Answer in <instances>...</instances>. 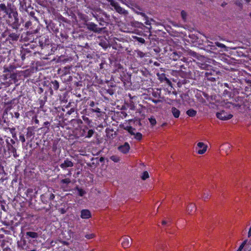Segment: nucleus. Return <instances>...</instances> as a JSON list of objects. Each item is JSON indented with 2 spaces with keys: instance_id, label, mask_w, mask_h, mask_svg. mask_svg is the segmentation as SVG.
Instances as JSON below:
<instances>
[{
  "instance_id": "nucleus-6",
  "label": "nucleus",
  "mask_w": 251,
  "mask_h": 251,
  "mask_svg": "<svg viewBox=\"0 0 251 251\" xmlns=\"http://www.w3.org/2000/svg\"><path fill=\"white\" fill-rule=\"evenodd\" d=\"M216 116L218 119L225 121L231 119L233 117V115L230 114H228L225 111H222L217 113Z\"/></svg>"
},
{
  "instance_id": "nucleus-59",
  "label": "nucleus",
  "mask_w": 251,
  "mask_h": 251,
  "mask_svg": "<svg viewBox=\"0 0 251 251\" xmlns=\"http://www.w3.org/2000/svg\"><path fill=\"white\" fill-rule=\"evenodd\" d=\"M92 111L93 112H97V113H100V109L99 108H97V109H92Z\"/></svg>"
},
{
  "instance_id": "nucleus-13",
  "label": "nucleus",
  "mask_w": 251,
  "mask_h": 251,
  "mask_svg": "<svg viewBox=\"0 0 251 251\" xmlns=\"http://www.w3.org/2000/svg\"><path fill=\"white\" fill-rule=\"evenodd\" d=\"M35 39L36 38H35V35L30 31H27L25 37H24L25 41L30 42H33Z\"/></svg>"
},
{
  "instance_id": "nucleus-33",
  "label": "nucleus",
  "mask_w": 251,
  "mask_h": 251,
  "mask_svg": "<svg viewBox=\"0 0 251 251\" xmlns=\"http://www.w3.org/2000/svg\"><path fill=\"white\" fill-rule=\"evenodd\" d=\"M26 245V241L24 240L23 241H21L20 242L18 243V246L19 248H21L22 249H24Z\"/></svg>"
},
{
  "instance_id": "nucleus-26",
  "label": "nucleus",
  "mask_w": 251,
  "mask_h": 251,
  "mask_svg": "<svg viewBox=\"0 0 251 251\" xmlns=\"http://www.w3.org/2000/svg\"><path fill=\"white\" fill-rule=\"evenodd\" d=\"M131 135H133L135 134V131L136 129L130 126H127L124 128Z\"/></svg>"
},
{
  "instance_id": "nucleus-17",
  "label": "nucleus",
  "mask_w": 251,
  "mask_h": 251,
  "mask_svg": "<svg viewBox=\"0 0 251 251\" xmlns=\"http://www.w3.org/2000/svg\"><path fill=\"white\" fill-rule=\"evenodd\" d=\"M59 82L57 80L52 81L50 84V93H52L53 91L51 89L53 88L54 90H57L59 88Z\"/></svg>"
},
{
  "instance_id": "nucleus-22",
  "label": "nucleus",
  "mask_w": 251,
  "mask_h": 251,
  "mask_svg": "<svg viewBox=\"0 0 251 251\" xmlns=\"http://www.w3.org/2000/svg\"><path fill=\"white\" fill-rule=\"evenodd\" d=\"M26 236L31 238H37L38 237V234L35 232L27 231L26 232Z\"/></svg>"
},
{
  "instance_id": "nucleus-5",
  "label": "nucleus",
  "mask_w": 251,
  "mask_h": 251,
  "mask_svg": "<svg viewBox=\"0 0 251 251\" xmlns=\"http://www.w3.org/2000/svg\"><path fill=\"white\" fill-rule=\"evenodd\" d=\"M109 1L110 2V5L114 8V9L116 10L117 12H118L120 14H124L126 15L127 14L126 11L121 7L118 4L115 2L113 0H109Z\"/></svg>"
},
{
  "instance_id": "nucleus-25",
  "label": "nucleus",
  "mask_w": 251,
  "mask_h": 251,
  "mask_svg": "<svg viewBox=\"0 0 251 251\" xmlns=\"http://www.w3.org/2000/svg\"><path fill=\"white\" fill-rule=\"evenodd\" d=\"M180 57V54L176 51L173 52L171 55V58L175 61L178 60Z\"/></svg>"
},
{
  "instance_id": "nucleus-62",
  "label": "nucleus",
  "mask_w": 251,
  "mask_h": 251,
  "mask_svg": "<svg viewBox=\"0 0 251 251\" xmlns=\"http://www.w3.org/2000/svg\"><path fill=\"white\" fill-rule=\"evenodd\" d=\"M225 146L226 149H229L230 148V145L227 144L224 145Z\"/></svg>"
},
{
  "instance_id": "nucleus-61",
  "label": "nucleus",
  "mask_w": 251,
  "mask_h": 251,
  "mask_svg": "<svg viewBox=\"0 0 251 251\" xmlns=\"http://www.w3.org/2000/svg\"><path fill=\"white\" fill-rule=\"evenodd\" d=\"M89 105L91 107H94L95 106V102L94 101H90Z\"/></svg>"
},
{
  "instance_id": "nucleus-14",
  "label": "nucleus",
  "mask_w": 251,
  "mask_h": 251,
  "mask_svg": "<svg viewBox=\"0 0 251 251\" xmlns=\"http://www.w3.org/2000/svg\"><path fill=\"white\" fill-rule=\"evenodd\" d=\"M21 56L22 60L23 61L26 57L30 56V51L28 50V49H23L21 51Z\"/></svg>"
},
{
  "instance_id": "nucleus-10",
  "label": "nucleus",
  "mask_w": 251,
  "mask_h": 251,
  "mask_svg": "<svg viewBox=\"0 0 251 251\" xmlns=\"http://www.w3.org/2000/svg\"><path fill=\"white\" fill-rule=\"evenodd\" d=\"M74 166V163L70 160L68 158H66L63 163L60 165V167L63 170L68 167H72Z\"/></svg>"
},
{
  "instance_id": "nucleus-29",
  "label": "nucleus",
  "mask_w": 251,
  "mask_h": 251,
  "mask_svg": "<svg viewBox=\"0 0 251 251\" xmlns=\"http://www.w3.org/2000/svg\"><path fill=\"white\" fill-rule=\"evenodd\" d=\"M75 190H77V191L78 192V195L80 197L83 196L86 193V192L84 190H83L82 189L78 187V186H76L75 188Z\"/></svg>"
},
{
  "instance_id": "nucleus-35",
  "label": "nucleus",
  "mask_w": 251,
  "mask_h": 251,
  "mask_svg": "<svg viewBox=\"0 0 251 251\" xmlns=\"http://www.w3.org/2000/svg\"><path fill=\"white\" fill-rule=\"evenodd\" d=\"M98 21H99V24L101 26H105L107 25V23L104 20H103L100 17H99V20L98 19V17H96Z\"/></svg>"
},
{
  "instance_id": "nucleus-50",
  "label": "nucleus",
  "mask_w": 251,
  "mask_h": 251,
  "mask_svg": "<svg viewBox=\"0 0 251 251\" xmlns=\"http://www.w3.org/2000/svg\"><path fill=\"white\" fill-rule=\"evenodd\" d=\"M164 248V246L163 245L156 246L155 248L156 251H161V250H163Z\"/></svg>"
},
{
  "instance_id": "nucleus-43",
  "label": "nucleus",
  "mask_w": 251,
  "mask_h": 251,
  "mask_svg": "<svg viewBox=\"0 0 251 251\" xmlns=\"http://www.w3.org/2000/svg\"><path fill=\"white\" fill-rule=\"evenodd\" d=\"M82 119L87 124H88V125H89L91 123V120H90L89 118L85 116H83L82 117Z\"/></svg>"
},
{
  "instance_id": "nucleus-49",
  "label": "nucleus",
  "mask_w": 251,
  "mask_h": 251,
  "mask_svg": "<svg viewBox=\"0 0 251 251\" xmlns=\"http://www.w3.org/2000/svg\"><path fill=\"white\" fill-rule=\"evenodd\" d=\"M170 224H171V221H165V220H163L162 221V224L163 225H167V226H169L170 225Z\"/></svg>"
},
{
  "instance_id": "nucleus-54",
  "label": "nucleus",
  "mask_w": 251,
  "mask_h": 251,
  "mask_svg": "<svg viewBox=\"0 0 251 251\" xmlns=\"http://www.w3.org/2000/svg\"><path fill=\"white\" fill-rule=\"evenodd\" d=\"M31 25V22L30 21H27L25 24V27L28 28Z\"/></svg>"
},
{
  "instance_id": "nucleus-63",
  "label": "nucleus",
  "mask_w": 251,
  "mask_h": 251,
  "mask_svg": "<svg viewBox=\"0 0 251 251\" xmlns=\"http://www.w3.org/2000/svg\"><path fill=\"white\" fill-rule=\"evenodd\" d=\"M104 159H105L104 157H100V159H99V161H100V162H103V161H104Z\"/></svg>"
},
{
  "instance_id": "nucleus-15",
  "label": "nucleus",
  "mask_w": 251,
  "mask_h": 251,
  "mask_svg": "<svg viewBox=\"0 0 251 251\" xmlns=\"http://www.w3.org/2000/svg\"><path fill=\"white\" fill-rule=\"evenodd\" d=\"M80 217L82 219H89L91 217V212L88 209H83L81 211Z\"/></svg>"
},
{
  "instance_id": "nucleus-4",
  "label": "nucleus",
  "mask_w": 251,
  "mask_h": 251,
  "mask_svg": "<svg viewBox=\"0 0 251 251\" xmlns=\"http://www.w3.org/2000/svg\"><path fill=\"white\" fill-rule=\"evenodd\" d=\"M1 77L4 81L9 78H11L15 83L17 81V74L15 73H3Z\"/></svg>"
},
{
  "instance_id": "nucleus-9",
  "label": "nucleus",
  "mask_w": 251,
  "mask_h": 251,
  "mask_svg": "<svg viewBox=\"0 0 251 251\" xmlns=\"http://www.w3.org/2000/svg\"><path fill=\"white\" fill-rule=\"evenodd\" d=\"M122 245L124 248H127L130 246L132 239L129 236H124L122 239Z\"/></svg>"
},
{
  "instance_id": "nucleus-3",
  "label": "nucleus",
  "mask_w": 251,
  "mask_h": 251,
  "mask_svg": "<svg viewBox=\"0 0 251 251\" xmlns=\"http://www.w3.org/2000/svg\"><path fill=\"white\" fill-rule=\"evenodd\" d=\"M205 43L207 44L204 46L203 50L211 54H213L211 56V57H215V55L219 52L215 44L209 40H207Z\"/></svg>"
},
{
  "instance_id": "nucleus-23",
  "label": "nucleus",
  "mask_w": 251,
  "mask_h": 251,
  "mask_svg": "<svg viewBox=\"0 0 251 251\" xmlns=\"http://www.w3.org/2000/svg\"><path fill=\"white\" fill-rule=\"evenodd\" d=\"M59 36L61 38V40L62 43L66 42L68 38V36L65 32H61Z\"/></svg>"
},
{
  "instance_id": "nucleus-52",
  "label": "nucleus",
  "mask_w": 251,
  "mask_h": 251,
  "mask_svg": "<svg viewBox=\"0 0 251 251\" xmlns=\"http://www.w3.org/2000/svg\"><path fill=\"white\" fill-rule=\"evenodd\" d=\"M58 211L62 214H64L67 212V210L64 208H59Z\"/></svg>"
},
{
  "instance_id": "nucleus-18",
  "label": "nucleus",
  "mask_w": 251,
  "mask_h": 251,
  "mask_svg": "<svg viewBox=\"0 0 251 251\" xmlns=\"http://www.w3.org/2000/svg\"><path fill=\"white\" fill-rule=\"evenodd\" d=\"M188 53L189 55L192 56L194 57H195L198 59H200L201 58H203V57L199 54L197 53L196 52L190 50L188 51Z\"/></svg>"
},
{
  "instance_id": "nucleus-16",
  "label": "nucleus",
  "mask_w": 251,
  "mask_h": 251,
  "mask_svg": "<svg viewBox=\"0 0 251 251\" xmlns=\"http://www.w3.org/2000/svg\"><path fill=\"white\" fill-rule=\"evenodd\" d=\"M16 69V67L13 65L9 66H4L3 67V73H14V71Z\"/></svg>"
},
{
  "instance_id": "nucleus-60",
  "label": "nucleus",
  "mask_w": 251,
  "mask_h": 251,
  "mask_svg": "<svg viewBox=\"0 0 251 251\" xmlns=\"http://www.w3.org/2000/svg\"><path fill=\"white\" fill-rule=\"evenodd\" d=\"M3 251H12L11 249L9 247H6L3 249Z\"/></svg>"
},
{
  "instance_id": "nucleus-27",
  "label": "nucleus",
  "mask_w": 251,
  "mask_h": 251,
  "mask_svg": "<svg viewBox=\"0 0 251 251\" xmlns=\"http://www.w3.org/2000/svg\"><path fill=\"white\" fill-rule=\"evenodd\" d=\"M88 130V126H84L83 128H81L80 130V136L81 137H85L86 132Z\"/></svg>"
},
{
  "instance_id": "nucleus-42",
  "label": "nucleus",
  "mask_w": 251,
  "mask_h": 251,
  "mask_svg": "<svg viewBox=\"0 0 251 251\" xmlns=\"http://www.w3.org/2000/svg\"><path fill=\"white\" fill-rule=\"evenodd\" d=\"M149 120L150 124L152 126H154L156 124V120L154 117H151L149 119Z\"/></svg>"
},
{
  "instance_id": "nucleus-55",
  "label": "nucleus",
  "mask_w": 251,
  "mask_h": 251,
  "mask_svg": "<svg viewBox=\"0 0 251 251\" xmlns=\"http://www.w3.org/2000/svg\"><path fill=\"white\" fill-rule=\"evenodd\" d=\"M55 198V196L53 194L50 193L49 196V200L50 201L53 200Z\"/></svg>"
},
{
  "instance_id": "nucleus-11",
  "label": "nucleus",
  "mask_w": 251,
  "mask_h": 251,
  "mask_svg": "<svg viewBox=\"0 0 251 251\" xmlns=\"http://www.w3.org/2000/svg\"><path fill=\"white\" fill-rule=\"evenodd\" d=\"M130 146L127 142H125L124 145L118 147V150L123 153H126L129 151Z\"/></svg>"
},
{
  "instance_id": "nucleus-51",
  "label": "nucleus",
  "mask_w": 251,
  "mask_h": 251,
  "mask_svg": "<svg viewBox=\"0 0 251 251\" xmlns=\"http://www.w3.org/2000/svg\"><path fill=\"white\" fill-rule=\"evenodd\" d=\"M19 139L22 143H24L25 141V139L24 134H20L19 136Z\"/></svg>"
},
{
  "instance_id": "nucleus-19",
  "label": "nucleus",
  "mask_w": 251,
  "mask_h": 251,
  "mask_svg": "<svg viewBox=\"0 0 251 251\" xmlns=\"http://www.w3.org/2000/svg\"><path fill=\"white\" fill-rule=\"evenodd\" d=\"M172 113L174 117L176 118L179 117L180 115V111L175 107H172L171 108Z\"/></svg>"
},
{
  "instance_id": "nucleus-36",
  "label": "nucleus",
  "mask_w": 251,
  "mask_h": 251,
  "mask_svg": "<svg viewBox=\"0 0 251 251\" xmlns=\"http://www.w3.org/2000/svg\"><path fill=\"white\" fill-rule=\"evenodd\" d=\"M9 131L12 135V137L15 138H16V132L15 131V128H9Z\"/></svg>"
},
{
  "instance_id": "nucleus-28",
  "label": "nucleus",
  "mask_w": 251,
  "mask_h": 251,
  "mask_svg": "<svg viewBox=\"0 0 251 251\" xmlns=\"http://www.w3.org/2000/svg\"><path fill=\"white\" fill-rule=\"evenodd\" d=\"M206 77H207V79L208 80L211 81H215L216 80V78L213 76V75L209 73H206L205 74Z\"/></svg>"
},
{
  "instance_id": "nucleus-46",
  "label": "nucleus",
  "mask_w": 251,
  "mask_h": 251,
  "mask_svg": "<svg viewBox=\"0 0 251 251\" xmlns=\"http://www.w3.org/2000/svg\"><path fill=\"white\" fill-rule=\"evenodd\" d=\"M95 237V234L93 233L87 234L85 235V237L87 239H92Z\"/></svg>"
},
{
  "instance_id": "nucleus-34",
  "label": "nucleus",
  "mask_w": 251,
  "mask_h": 251,
  "mask_svg": "<svg viewBox=\"0 0 251 251\" xmlns=\"http://www.w3.org/2000/svg\"><path fill=\"white\" fill-rule=\"evenodd\" d=\"M159 79L161 81H166L167 82H170L169 79L166 77V75L164 74H161V75L159 77Z\"/></svg>"
},
{
  "instance_id": "nucleus-32",
  "label": "nucleus",
  "mask_w": 251,
  "mask_h": 251,
  "mask_svg": "<svg viewBox=\"0 0 251 251\" xmlns=\"http://www.w3.org/2000/svg\"><path fill=\"white\" fill-rule=\"evenodd\" d=\"M135 52L137 54V57L143 58L145 56V53L140 50H135Z\"/></svg>"
},
{
  "instance_id": "nucleus-20",
  "label": "nucleus",
  "mask_w": 251,
  "mask_h": 251,
  "mask_svg": "<svg viewBox=\"0 0 251 251\" xmlns=\"http://www.w3.org/2000/svg\"><path fill=\"white\" fill-rule=\"evenodd\" d=\"M196 210V207L194 204L191 203L190 204L187 208V213L188 214H191L192 213L195 212Z\"/></svg>"
},
{
  "instance_id": "nucleus-44",
  "label": "nucleus",
  "mask_w": 251,
  "mask_h": 251,
  "mask_svg": "<svg viewBox=\"0 0 251 251\" xmlns=\"http://www.w3.org/2000/svg\"><path fill=\"white\" fill-rule=\"evenodd\" d=\"M72 122L74 123L77 124L78 126L81 125L82 124V121L80 119H73Z\"/></svg>"
},
{
  "instance_id": "nucleus-30",
  "label": "nucleus",
  "mask_w": 251,
  "mask_h": 251,
  "mask_svg": "<svg viewBox=\"0 0 251 251\" xmlns=\"http://www.w3.org/2000/svg\"><path fill=\"white\" fill-rule=\"evenodd\" d=\"M95 131L94 129H89L88 131L86 132V135L85 136V138H91L93 134H94Z\"/></svg>"
},
{
  "instance_id": "nucleus-2",
  "label": "nucleus",
  "mask_w": 251,
  "mask_h": 251,
  "mask_svg": "<svg viewBox=\"0 0 251 251\" xmlns=\"http://www.w3.org/2000/svg\"><path fill=\"white\" fill-rule=\"evenodd\" d=\"M6 22L13 28L17 29L23 23V20L22 17H8Z\"/></svg>"
},
{
  "instance_id": "nucleus-47",
  "label": "nucleus",
  "mask_w": 251,
  "mask_h": 251,
  "mask_svg": "<svg viewBox=\"0 0 251 251\" xmlns=\"http://www.w3.org/2000/svg\"><path fill=\"white\" fill-rule=\"evenodd\" d=\"M136 39V40L140 43H142V44H144L145 43V40L144 38H142V37H136L135 38Z\"/></svg>"
},
{
  "instance_id": "nucleus-12",
  "label": "nucleus",
  "mask_w": 251,
  "mask_h": 251,
  "mask_svg": "<svg viewBox=\"0 0 251 251\" xmlns=\"http://www.w3.org/2000/svg\"><path fill=\"white\" fill-rule=\"evenodd\" d=\"M88 29L95 32L100 33L101 31L102 27H98L97 25L94 23H90L87 25Z\"/></svg>"
},
{
  "instance_id": "nucleus-8",
  "label": "nucleus",
  "mask_w": 251,
  "mask_h": 251,
  "mask_svg": "<svg viewBox=\"0 0 251 251\" xmlns=\"http://www.w3.org/2000/svg\"><path fill=\"white\" fill-rule=\"evenodd\" d=\"M19 36V34L16 33H11L8 35V36L6 39V41H9L11 44H13L18 40Z\"/></svg>"
},
{
  "instance_id": "nucleus-41",
  "label": "nucleus",
  "mask_w": 251,
  "mask_h": 251,
  "mask_svg": "<svg viewBox=\"0 0 251 251\" xmlns=\"http://www.w3.org/2000/svg\"><path fill=\"white\" fill-rule=\"evenodd\" d=\"M210 196V195L208 192H204L203 194V195L202 196V199L204 201H206L209 198Z\"/></svg>"
},
{
  "instance_id": "nucleus-53",
  "label": "nucleus",
  "mask_w": 251,
  "mask_h": 251,
  "mask_svg": "<svg viewBox=\"0 0 251 251\" xmlns=\"http://www.w3.org/2000/svg\"><path fill=\"white\" fill-rule=\"evenodd\" d=\"M99 164V163L98 161H97L96 163H95L94 162H93L91 164V163H87V165L88 166H92L93 165H96L98 166Z\"/></svg>"
},
{
  "instance_id": "nucleus-24",
  "label": "nucleus",
  "mask_w": 251,
  "mask_h": 251,
  "mask_svg": "<svg viewBox=\"0 0 251 251\" xmlns=\"http://www.w3.org/2000/svg\"><path fill=\"white\" fill-rule=\"evenodd\" d=\"M186 114L189 117H193L197 114V111L193 109H190L186 111Z\"/></svg>"
},
{
  "instance_id": "nucleus-48",
  "label": "nucleus",
  "mask_w": 251,
  "mask_h": 251,
  "mask_svg": "<svg viewBox=\"0 0 251 251\" xmlns=\"http://www.w3.org/2000/svg\"><path fill=\"white\" fill-rule=\"evenodd\" d=\"M46 18H47V17H46ZM43 19H44V21L45 22L47 26L48 27L50 25V24L51 23V21L50 20L48 21L46 18V17H43Z\"/></svg>"
},
{
  "instance_id": "nucleus-39",
  "label": "nucleus",
  "mask_w": 251,
  "mask_h": 251,
  "mask_svg": "<svg viewBox=\"0 0 251 251\" xmlns=\"http://www.w3.org/2000/svg\"><path fill=\"white\" fill-rule=\"evenodd\" d=\"M145 24L146 25H157V23L153 20L152 19H151L150 21L149 20H147L146 22H145Z\"/></svg>"
},
{
  "instance_id": "nucleus-64",
  "label": "nucleus",
  "mask_w": 251,
  "mask_h": 251,
  "mask_svg": "<svg viewBox=\"0 0 251 251\" xmlns=\"http://www.w3.org/2000/svg\"><path fill=\"white\" fill-rule=\"evenodd\" d=\"M243 248L244 247L243 245H240L237 251H241Z\"/></svg>"
},
{
  "instance_id": "nucleus-1",
  "label": "nucleus",
  "mask_w": 251,
  "mask_h": 251,
  "mask_svg": "<svg viewBox=\"0 0 251 251\" xmlns=\"http://www.w3.org/2000/svg\"><path fill=\"white\" fill-rule=\"evenodd\" d=\"M0 11L8 16H16L17 14L15 7L11 3L8 4L7 6L4 3L0 4Z\"/></svg>"
},
{
  "instance_id": "nucleus-38",
  "label": "nucleus",
  "mask_w": 251,
  "mask_h": 251,
  "mask_svg": "<svg viewBox=\"0 0 251 251\" xmlns=\"http://www.w3.org/2000/svg\"><path fill=\"white\" fill-rule=\"evenodd\" d=\"M110 159L114 162H118L120 161V158L117 155H112L110 157Z\"/></svg>"
},
{
  "instance_id": "nucleus-37",
  "label": "nucleus",
  "mask_w": 251,
  "mask_h": 251,
  "mask_svg": "<svg viewBox=\"0 0 251 251\" xmlns=\"http://www.w3.org/2000/svg\"><path fill=\"white\" fill-rule=\"evenodd\" d=\"M133 135L134 136V138L137 140H140L142 138V134L140 132L135 133V134Z\"/></svg>"
},
{
  "instance_id": "nucleus-40",
  "label": "nucleus",
  "mask_w": 251,
  "mask_h": 251,
  "mask_svg": "<svg viewBox=\"0 0 251 251\" xmlns=\"http://www.w3.org/2000/svg\"><path fill=\"white\" fill-rule=\"evenodd\" d=\"M149 177V173L147 171H145L143 173L141 178L143 180H146Z\"/></svg>"
},
{
  "instance_id": "nucleus-58",
  "label": "nucleus",
  "mask_w": 251,
  "mask_h": 251,
  "mask_svg": "<svg viewBox=\"0 0 251 251\" xmlns=\"http://www.w3.org/2000/svg\"><path fill=\"white\" fill-rule=\"evenodd\" d=\"M199 101L201 102V103H206V100L202 98H201L199 99Z\"/></svg>"
},
{
  "instance_id": "nucleus-56",
  "label": "nucleus",
  "mask_w": 251,
  "mask_h": 251,
  "mask_svg": "<svg viewBox=\"0 0 251 251\" xmlns=\"http://www.w3.org/2000/svg\"><path fill=\"white\" fill-rule=\"evenodd\" d=\"M75 112V109L73 108H72L70 109V110H69L68 112H67V114H69V115H71L73 113H74Z\"/></svg>"
},
{
  "instance_id": "nucleus-31",
  "label": "nucleus",
  "mask_w": 251,
  "mask_h": 251,
  "mask_svg": "<svg viewBox=\"0 0 251 251\" xmlns=\"http://www.w3.org/2000/svg\"><path fill=\"white\" fill-rule=\"evenodd\" d=\"M198 66L202 69H207L208 67V65L205 63L198 62Z\"/></svg>"
},
{
  "instance_id": "nucleus-45",
  "label": "nucleus",
  "mask_w": 251,
  "mask_h": 251,
  "mask_svg": "<svg viewBox=\"0 0 251 251\" xmlns=\"http://www.w3.org/2000/svg\"><path fill=\"white\" fill-rule=\"evenodd\" d=\"M71 182V180L69 178L63 179L61 180V183L68 184Z\"/></svg>"
},
{
  "instance_id": "nucleus-21",
  "label": "nucleus",
  "mask_w": 251,
  "mask_h": 251,
  "mask_svg": "<svg viewBox=\"0 0 251 251\" xmlns=\"http://www.w3.org/2000/svg\"><path fill=\"white\" fill-rule=\"evenodd\" d=\"M214 44H215L216 47H219L221 49L220 50H219V51L228 50L227 48L223 44L220 43L218 42H215Z\"/></svg>"
},
{
  "instance_id": "nucleus-7",
  "label": "nucleus",
  "mask_w": 251,
  "mask_h": 251,
  "mask_svg": "<svg viewBox=\"0 0 251 251\" xmlns=\"http://www.w3.org/2000/svg\"><path fill=\"white\" fill-rule=\"evenodd\" d=\"M207 146L205 145L203 142H199L197 144V147L196 150L197 153L199 154H202L205 152L207 150Z\"/></svg>"
},
{
  "instance_id": "nucleus-57",
  "label": "nucleus",
  "mask_w": 251,
  "mask_h": 251,
  "mask_svg": "<svg viewBox=\"0 0 251 251\" xmlns=\"http://www.w3.org/2000/svg\"><path fill=\"white\" fill-rule=\"evenodd\" d=\"M32 131H28L27 132L26 136L27 137H30L32 135Z\"/></svg>"
}]
</instances>
